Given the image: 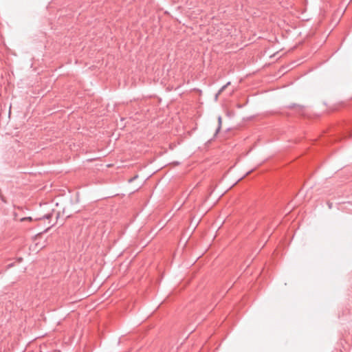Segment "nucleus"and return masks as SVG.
<instances>
[{
  "label": "nucleus",
  "mask_w": 352,
  "mask_h": 352,
  "mask_svg": "<svg viewBox=\"0 0 352 352\" xmlns=\"http://www.w3.org/2000/svg\"><path fill=\"white\" fill-rule=\"evenodd\" d=\"M288 108L291 109H294L296 113L299 114H303L305 112V107L302 105L298 104H290Z\"/></svg>",
  "instance_id": "nucleus-1"
},
{
  "label": "nucleus",
  "mask_w": 352,
  "mask_h": 352,
  "mask_svg": "<svg viewBox=\"0 0 352 352\" xmlns=\"http://www.w3.org/2000/svg\"><path fill=\"white\" fill-rule=\"evenodd\" d=\"M230 85V82H227L225 85H223L217 93L215 96V98L217 99L218 96L226 89V88Z\"/></svg>",
  "instance_id": "nucleus-2"
},
{
  "label": "nucleus",
  "mask_w": 352,
  "mask_h": 352,
  "mask_svg": "<svg viewBox=\"0 0 352 352\" xmlns=\"http://www.w3.org/2000/svg\"><path fill=\"white\" fill-rule=\"evenodd\" d=\"M230 85V82H227L225 85H223L217 93L215 96V98L217 99L218 96L226 89V88Z\"/></svg>",
  "instance_id": "nucleus-3"
},
{
  "label": "nucleus",
  "mask_w": 352,
  "mask_h": 352,
  "mask_svg": "<svg viewBox=\"0 0 352 352\" xmlns=\"http://www.w3.org/2000/svg\"><path fill=\"white\" fill-rule=\"evenodd\" d=\"M52 214L50 213V214H47L43 216V219H49L52 218ZM40 219H42V218H41Z\"/></svg>",
  "instance_id": "nucleus-4"
},
{
  "label": "nucleus",
  "mask_w": 352,
  "mask_h": 352,
  "mask_svg": "<svg viewBox=\"0 0 352 352\" xmlns=\"http://www.w3.org/2000/svg\"><path fill=\"white\" fill-rule=\"evenodd\" d=\"M25 220L32 221V217H29L22 218V219H21V221H25Z\"/></svg>",
  "instance_id": "nucleus-5"
}]
</instances>
